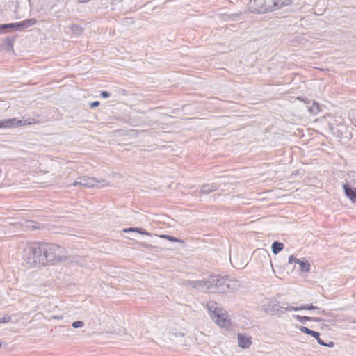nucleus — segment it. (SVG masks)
Segmentation results:
<instances>
[{
  "mask_svg": "<svg viewBox=\"0 0 356 356\" xmlns=\"http://www.w3.org/2000/svg\"><path fill=\"white\" fill-rule=\"evenodd\" d=\"M310 335L312 336L313 337H314L315 339H316L318 337H320L319 332L314 331V330L312 331V332L311 333Z\"/></svg>",
  "mask_w": 356,
  "mask_h": 356,
  "instance_id": "obj_31",
  "label": "nucleus"
},
{
  "mask_svg": "<svg viewBox=\"0 0 356 356\" xmlns=\"http://www.w3.org/2000/svg\"><path fill=\"white\" fill-rule=\"evenodd\" d=\"M11 321V316L10 315H5L2 318H0V323H6Z\"/></svg>",
  "mask_w": 356,
  "mask_h": 356,
  "instance_id": "obj_27",
  "label": "nucleus"
},
{
  "mask_svg": "<svg viewBox=\"0 0 356 356\" xmlns=\"http://www.w3.org/2000/svg\"><path fill=\"white\" fill-rule=\"evenodd\" d=\"M217 188L218 186L215 184H205L202 186L201 192L204 194H208L216 191Z\"/></svg>",
  "mask_w": 356,
  "mask_h": 356,
  "instance_id": "obj_16",
  "label": "nucleus"
},
{
  "mask_svg": "<svg viewBox=\"0 0 356 356\" xmlns=\"http://www.w3.org/2000/svg\"><path fill=\"white\" fill-rule=\"evenodd\" d=\"M343 190L346 195L353 202H355L356 201V188H353L350 186L348 184H344Z\"/></svg>",
  "mask_w": 356,
  "mask_h": 356,
  "instance_id": "obj_14",
  "label": "nucleus"
},
{
  "mask_svg": "<svg viewBox=\"0 0 356 356\" xmlns=\"http://www.w3.org/2000/svg\"><path fill=\"white\" fill-rule=\"evenodd\" d=\"M184 284L189 285L191 287L198 290L207 291L208 277L201 280H186Z\"/></svg>",
  "mask_w": 356,
  "mask_h": 356,
  "instance_id": "obj_9",
  "label": "nucleus"
},
{
  "mask_svg": "<svg viewBox=\"0 0 356 356\" xmlns=\"http://www.w3.org/2000/svg\"><path fill=\"white\" fill-rule=\"evenodd\" d=\"M297 264H299L300 270L304 273H307L310 270V264L307 261L297 260Z\"/></svg>",
  "mask_w": 356,
  "mask_h": 356,
  "instance_id": "obj_18",
  "label": "nucleus"
},
{
  "mask_svg": "<svg viewBox=\"0 0 356 356\" xmlns=\"http://www.w3.org/2000/svg\"><path fill=\"white\" fill-rule=\"evenodd\" d=\"M22 258L29 267L44 266L41 243L27 244L23 248Z\"/></svg>",
  "mask_w": 356,
  "mask_h": 356,
  "instance_id": "obj_3",
  "label": "nucleus"
},
{
  "mask_svg": "<svg viewBox=\"0 0 356 356\" xmlns=\"http://www.w3.org/2000/svg\"><path fill=\"white\" fill-rule=\"evenodd\" d=\"M238 346L242 348H248L252 344V337L238 333L237 335Z\"/></svg>",
  "mask_w": 356,
  "mask_h": 356,
  "instance_id": "obj_13",
  "label": "nucleus"
},
{
  "mask_svg": "<svg viewBox=\"0 0 356 356\" xmlns=\"http://www.w3.org/2000/svg\"><path fill=\"white\" fill-rule=\"evenodd\" d=\"M44 266L54 265L67 259V250L57 244L41 243Z\"/></svg>",
  "mask_w": 356,
  "mask_h": 356,
  "instance_id": "obj_1",
  "label": "nucleus"
},
{
  "mask_svg": "<svg viewBox=\"0 0 356 356\" xmlns=\"http://www.w3.org/2000/svg\"><path fill=\"white\" fill-rule=\"evenodd\" d=\"M264 312L268 314H275L280 312V305L277 301H270L263 305Z\"/></svg>",
  "mask_w": 356,
  "mask_h": 356,
  "instance_id": "obj_11",
  "label": "nucleus"
},
{
  "mask_svg": "<svg viewBox=\"0 0 356 356\" xmlns=\"http://www.w3.org/2000/svg\"><path fill=\"white\" fill-rule=\"evenodd\" d=\"M300 331H301L303 333L311 334L313 330L305 327V326H300L299 328Z\"/></svg>",
  "mask_w": 356,
  "mask_h": 356,
  "instance_id": "obj_28",
  "label": "nucleus"
},
{
  "mask_svg": "<svg viewBox=\"0 0 356 356\" xmlns=\"http://www.w3.org/2000/svg\"><path fill=\"white\" fill-rule=\"evenodd\" d=\"M123 232L125 233L134 232V227L125 228L123 229Z\"/></svg>",
  "mask_w": 356,
  "mask_h": 356,
  "instance_id": "obj_33",
  "label": "nucleus"
},
{
  "mask_svg": "<svg viewBox=\"0 0 356 356\" xmlns=\"http://www.w3.org/2000/svg\"><path fill=\"white\" fill-rule=\"evenodd\" d=\"M224 277L210 275L208 277L207 291L211 293H225Z\"/></svg>",
  "mask_w": 356,
  "mask_h": 356,
  "instance_id": "obj_5",
  "label": "nucleus"
},
{
  "mask_svg": "<svg viewBox=\"0 0 356 356\" xmlns=\"http://www.w3.org/2000/svg\"><path fill=\"white\" fill-rule=\"evenodd\" d=\"M70 31L76 35H80L83 32V29L77 24H72L70 26Z\"/></svg>",
  "mask_w": 356,
  "mask_h": 356,
  "instance_id": "obj_21",
  "label": "nucleus"
},
{
  "mask_svg": "<svg viewBox=\"0 0 356 356\" xmlns=\"http://www.w3.org/2000/svg\"><path fill=\"white\" fill-rule=\"evenodd\" d=\"M134 232L143 235L152 236L151 233L146 232L145 229L140 227H134Z\"/></svg>",
  "mask_w": 356,
  "mask_h": 356,
  "instance_id": "obj_25",
  "label": "nucleus"
},
{
  "mask_svg": "<svg viewBox=\"0 0 356 356\" xmlns=\"http://www.w3.org/2000/svg\"><path fill=\"white\" fill-rule=\"evenodd\" d=\"M213 320L221 327L227 328L231 325V321L227 318V314L224 313V311L217 316H214Z\"/></svg>",
  "mask_w": 356,
  "mask_h": 356,
  "instance_id": "obj_10",
  "label": "nucleus"
},
{
  "mask_svg": "<svg viewBox=\"0 0 356 356\" xmlns=\"http://www.w3.org/2000/svg\"><path fill=\"white\" fill-rule=\"evenodd\" d=\"M206 306L209 316L212 319L214 318V316H217L223 311V309L219 307L218 304L213 301H209Z\"/></svg>",
  "mask_w": 356,
  "mask_h": 356,
  "instance_id": "obj_12",
  "label": "nucleus"
},
{
  "mask_svg": "<svg viewBox=\"0 0 356 356\" xmlns=\"http://www.w3.org/2000/svg\"><path fill=\"white\" fill-rule=\"evenodd\" d=\"M271 248H272V252L275 254H277L284 248V244L282 243L275 241L272 244Z\"/></svg>",
  "mask_w": 356,
  "mask_h": 356,
  "instance_id": "obj_20",
  "label": "nucleus"
},
{
  "mask_svg": "<svg viewBox=\"0 0 356 356\" xmlns=\"http://www.w3.org/2000/svg\"><path fill=\"white\" fill-rule=\"evenodd\" d=\"M37 122L34 118H29L25 120H18L16 118L0 120V128L10 129L26 125H31L36 124Z\"/></svg>",
  "mask_w": 356,
  "mask_h": 356,
  "instance_id": "obj_4",
  "label": "nucleus"
},
{
  "mask_svg": "<svg viewBox=\"0 0 356 356\" xmlns=\"http://www.w3.org/2000/svg\"><path fill=\"white\" fill-rule=\"evenodd\" d=\"M72 327L74 328L82 327L84 325V322L81 321H77L72 323Z\"/></svg>",
  "mask_w": 356,
  "mask_h": 356,
  "instance_id": "obj_26",
  "label": "nucleus"
},
{
  "mask_svg": "<svg viewBox=\"0 0 356 356\" xmlns=\"http://www.w3.org/2000/svg\"><path fill=\"white\" fill-rule=\"evenodd\" d=\"M317 340V342L321 345V346H327V347H333L334 346V343L333 341H330L328 343H325L321 338L320 337H318L316 339Z\"/></svg>",
  "mask_w": 356,
  "mask_h": 356,
  "instance_id": "obj_24",
  "label": "nucleus"
},
{
  "mask_svg": "<svg viewBox=\"0 0 356 356\" xmlns=\"http://www.w3.org/2000/svg\"><path fill=\"white\" fill-rule=\"evenodd\" d=\"M298 311L299 310H303V309H307V310H318L319 314H325V311L324 310H321L320 308L313 305L312 304L304 305H302L300 307H298Z\"/></svg>",
  "mask_w": 356,
  "mask_h": 356,
  "instance_id": "obj_17",
  "label": "nucleus"
},
{
  "mask_svg": "<svg viewBox=\"0 0 356 356\" xmlns=\"http://www.w3.org/2000/svg\"><path fill=\"white\" fill-rule=\"evenodd\" d=\"M297 260H299V259H296L293 255H291L289 257V264H292V263H296L297 264Z\"/></svg>",
  "mask_w": 356,
  "mask_h": 356,
  "instance_id": "obj_29",
  "label": "nucleus"
},
{
  "mask_svg": "<svg viewBox=\"0 0 356 356\" xmlns=\"http://www.w3.org/2000/svg\"><path fill=\"white\" fill-rule=\"evenodd\" d=\"M308 111L314 114V115H316L317 113H318L320 112V107H319V105L318 103L316 102H314L312 104V105L309 108Z\"/></svg>",
  "mask_w": 356,
  "mask_h": 356,
  "instance_id": "obj_22",
  "label": "nucleus"
},
{
  "mask_svg": "<svg viewBox=\"0 0 356 356\" xmlns=\"http://www.w3.org/2000/svg\"><path fill=\"white\" fill-rule=\"evenodd\" d=\"M293 318L298 321L300 323L303 324L306 323V322L308 321H313L315 322H321L323 321V319L321 318L302 316L300 315H294Z\"/></svg>",
  "mask_w": 356,
  "mask_h": 356,
  "instance_id": "obj_15",
  "label": "nucleus"
},
{
  "mask_svg": "<svg viewBox=\"0 0 356 356\" xmlns=\"http://www.w3.org/2000/svg\"><path fill=\"white\" fill-rule=\"evenodd\" d=\"M140 245L143 246V247H145V248H149L150 247V245H148V244H145L144 243H140Z\"/></svg>",
  "mask_w": 356,
  "mask_h": 356,
  "instance_id": "obj_34",
  "label": "nucleus"
},
{
  "mask_svg": "<svg viewBox=\"0 0 356 356\" xmlns=\"http://www.w3.org/2000/svg\"><path fill=\"white\" fill-rule=\"evenodd\" d=\"M101 96L104 98H107L110 96V94L107 91H102L101 92Z\"/></svg>",
  "mask_w": 356,
  "mask_h": 356,
  "instance_id": "obj_30",
  "label": "nucleus"
},
{
  "mask_svg": "<svg viewBox=\"0 0 356 356\" xmlns=\"http://www.w3.org/2000/svg\"><path fill=\"white\" fill-rule=\"evenodd\" d=\"M224 284L225 293L234 292L241 287V284L238 280L229 276H224Z\"/></svg>",
  "mask_w": 356,
  "mask_h": 356,
  "instance_id": "obj_8",
  "label": "nucleus"
},
{
  "mask_svg": "<svg viewBox=\"0 0 356 356\" xmlns=\"http://www.w3.org/2000/svg\"><path fill=\"white\" fill-rule=\"evenodd\" d=\"M159 236L161 238L167 239L171 242H181V239L177 238L170 236V235L161 234V235H159Z\"/></svg>",
  "mask_w": 356,
  "mask_h": 356,
  "instance_id": "obj_23",
  "label": "nucleus"
},
{
  "mask_svg": "<svg viewBox=\"0 0 356 356\" xmlns=\"http://www.w3.org/2000/svg\"><path fill=\"white\" fill-rule=\"evenodd\" d=\"M106 185H108V183H106L105 180H98L95 178L90 177H79L73 183V186H81L86 188L102 187Z\"/></svg>",
  "mask_w": 356,
  "mask_h": 356,
  "instance_id": "obj_6",
  "label": "nucleus"
},
{
  "mask_svg": "<svg viewBox=\"0 0 356 356\" xmlns=\"http://www.w3.org/2000/svg\"><path fill=\"white\" fill-rule=\"evenodd\" d=\"M294 0H253L249 3V9L252 13H266L289 6Z\"/></svg>",
  "mask_w": 356,
  "mask_h": 356,
  "instance_id": "obj_2",
  "label": "nucleus"
},
{
  "mask_svg": "<svg viewBox=\"0 0 356 356\" xmlns=\"http://www.w3.org/2000/svg\"><path fill=\"white\" fill-rule=\"evenodd\" d=\"M37 20L34 18L29 19L24 21L16 22V23H10V24H4L0 25L1 29H8V28H15L16 30L24 29L31 26L35 24Z\"/></svg>",
  "mask_w": 356,
  "mask_h": 356,
  "instance_id": "obj_7",
  "label": "nucleus"
},
{
  "mask_svg": "<svg viewBox=\"0 0 356 356\" xmlns=\"http://www.w3.org/2000/svg\"><path fill=\"white\" fill-rule=\"evenodd\" d=\"M291 311H298V307L289 306L287 302L283 303L282 305H280V312L284 313V312Z\"/></svg>",
  "mask_w": 356,
  "mask_h": 356,
  "instance_id": "obj_19",
  "label": "nucleus"
},
{
  "mask_svg": "<svg viewBox=\"0 0 356 356\" xmlns=\"http://www.w3.org/2000/svg\"><path fill=\"white\" fill-rule=\"evenodd\" d=\"M99 105V102L96 101V102H93L92 103H91L90 104V108H95V107H97Z\"/></svg>",
  "mask_w": 356,
  "mask_h": 356,
  "instance_id": "obj_32",
  "label": "nucleus"
}]
</instances>
